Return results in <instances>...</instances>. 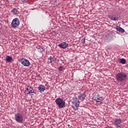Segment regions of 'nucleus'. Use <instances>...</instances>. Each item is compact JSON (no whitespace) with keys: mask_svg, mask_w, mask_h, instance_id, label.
Here are the masks:
<instances>
[{"mask_svg":"<svg viewBox=\"0 0 128 128\" xmlns=\"http://www.w3.org/2000/svg\"><path fill=\"white\" fill-rule=\"evenodd\" d=\"M20 62H21L24 66H30V61L24 58H22L20 60Z\"/></svg>","mask_w":128,"mask_h":128,"instance_id":"obj_6","label":"nucleus"},{"mask_svg":"<svg viewBox=\"0 0 128 128\" xmlns=\"http://www.w3.org/2000/svg\"><path fill=\"white\" fill-rule=\"evenodd\" d=\"M116 30L118 32H122V33L124 32V28H122V27H120L119 26H117L116 27Z\"/></svg>","mask_w":128,"mask_h":128,"instance_id":"obj_12","label":"nucleus"},{"mask_svg":"<svg viewBox=\"0 0 128 128\" xmlns=\"http://www.w3.org/2000/svg\"><path fill=\"white\" fill-rule=\"evenodd\" d=\"M18 26H20V20L18 18H14L11 23V26L12 28H18Z\"/></svg>","mask_w":128,"mask_h":128,"instance_id":"obj_4","label":"nucleus"},{"mask_svg":"<svg viewBox=\"0 0 128 128\" xmlns=\"http://www.w3.org/2000/svg\"><path fill=\"white\" fill-rule=\"evenodd\" d=\"M104 98H102L100 97L96 99V101L97 102H100V104H102V102L100 100H103Z\"/></svg>","mask_w":128,"mask_h":128,"instance_id":"obj_18","label":"nucleus"},{"mask_svg":"<svg viewBox=\"0 0 128 128\" xmlns=\"http://www.w3.org/2000/svg\"><path fill=\"white\" fill-rule=\"evenodd\" d=\"M109 18L110 20H118V17L116 16L114 14L109 16Z\"/></svg>","mask_w":128,"mask_h":128,"instance_id":"obj_10","label":"nucleus"},{"mask_svg":"<svg viewBox=\"0 0 128 128\" xmlns=\"http://www.w3.org/2000/svg\"><path fill=\"white\" fill-rule=\"evenodd\" d=\"M55 102L60 108H62L66 106V102L60 98H56L55 100Z\"/></svg>","mask_w":128,"mask_h":128,"instance_id":"obj_2","label":"nucleus"},{"mask_svg":"<svg viewBox=\"0 0 128 128\" xmlns=\"http://www.w3.org/2000/svg\"><path fill=\"white\" fill-rule=\"evenodd\" d=\"M26 94H30V96H34V90L31 86H28L25 90Z\"/></svg>","mask_w":128,"mask_h":128,"instance_id":"obj_3","label":"nucleus"},{"mask_svg":"<svg viewBox=\"0 0 128 128\" xmlns=\"http://www.w3.org/2000/svg\"><path fill=\"white\" fill-rule=\"evenodd\" d=\"M128 78V74L124 72H120L116 75V80L120 82H124Z\"/></svg>","mask_w":128,"mask_h":128,"instance_id":"obj_1","label":"nucleus"},{"mask_svg":"<svg viewBox=\"0 0 128 128\" xmlns=\"http://www.w3.org/2000/svg\"><path fill=\"white\" fill-rule=\"evenodd\" d=\"M15 120L17 122H22L24 120V117L22 115L20 114H17L15 115Z\"/></svg>","mask_w":128,"mask_h":128,"instance_id":"obj_7","label":"nucleus"},{"mask_svg":"<svg viewBox=\"0 0 128 128\" xmlns=\"http://www.w3.org/2000/svg\"><path fill=\"white\" fill-rule=\"evenodd\" d=\"M120 62L122 64H126V60L124 58H121L120 59Z\"/></svg>","mask_w":128,"mask_h":128,"instance_id":"obj_17","label":"nucleus"},{"mask_svg":"<svg viewBox=\"0 0 128 128\" xmlns=\"http://www.w3.org/2000/svg\"><path fill=\"white\" fill-rule=\"evenodd\" d=\"M38 90L40 92H44V90H46V87L42 84H40L38 87Z\"/></svg>","mask_w":128,"mask_h":128,"instance_id":"obj_11","label":"nucleus"},{"mask_svg":"<svg viewBox=\"0 0 128 128\" xmlns=\"http://www.w3.org/2000/svg\"><path fill=\"white\" fill-rule=\"evenodd\" d=\"M56 58L53 57V58H52V57H50L49 58H48V62H56Z\"/></svg>","mask_w":128,"mask_h":128,"instance_id":"obj_14","label":"nucleus"},{"mask_svg":"<svg viewBox=\"0 0 128 128\" xmlns=\"http://www.w3.org/2000/svg\"><path fill=\"white\" fill-rule=\"evenodd\" d=\"M6 60L8 62H11L12 60V58L10 56H7L6 58Z\"/></svg>","mask_w":128,"mask_h":128,"instance_id":"obj_15","label":"nucleus"},{"mask_svg":"<svg viewBox=\"0 0 128 128\" xmlns=\"http://www.w3.org/2000/svg\"><path fill=\"white\" fill-rule=\"evenodd\" d=\"M72 102L74 104L75 106H76V108L80 106V102L78 100L76 97H74L73 98V100Z\"/></svg>","mask_w":128,"mask_h":128,"instance_id":"obj_8","label":"nucleus"},{"mask_svg":"<svg viewBox=\"0 0 128 128\" xmlns=\"http://www.w3.org/2000/svg\"><path fill=\"white\" fill-rule=\"evenodd\" d=\"M58 70H59L60 72H62V70H64V67H62V66H61L59 67Z\"/></svg>","mask_w":128,"mask_h":128,"instance_id":"obj_19","label":"nucleus"},{"mask_svg":"<svg viewBox=\"0 0 128 128\" xmlns=\"http://www.w3.org/2000/svg\"><path fill=\"white\" fill-rule=\"evenodd\" d=\"M122 122L120 118H116L114 120V124L116 128H120L122 126Z\"/></svg>","mask_w":128,"mask_h":128,"instance_id":"obj_5","label":"nucleus"},{"mask_svg":"<svg viewBox=\"0 0 128 128\" xmlns=\"http://www.w3.org/2000/svg\"><path fill=\"white\" fill-rule=\"evenodd\" d=\"M85 98H86V94H80L78 96L79 100H84Z\"/></svg>","mask_w":128,"mask_h":128,"instance_id":"obj_13","label":"nucleus"},{"mask_svg":"<svg viewBox=\"0 0 128 128\" xmlns=\"http://www.w3.org/2000/svg\"><path fill=\"white\" fill-rule=\"evenodd\" d=\"M58 46H59V48H61L64 49V48H66L68 46V44L66 42H63L59 44L58 45Z\"/></svg>","mask_w":128,"mask_h":128,"instance_id":"obj_9","label":"nucleus"},{"mask_svg":"<svg viewBox=\"0 0 128 128\" xmlns=\"http://www.w3.org/2000/svg\"><path fill=\"white\" fill-rule=\"evenodd\" d=\"M38 76H40V74L38 75Z\"/></svg>","mask_w":128,"mask_h":128,"instance_id":"obj_21","label":"nucleus"},{"mask_svg":"<svg viewBox=\"0 0 128 128\" xmlns=\"http://www.w3.org/2000/svg\"><path fill=\"white\" fill-rule=\"evenodd\" d=\"M18 9L16 8H14L12 10V13L14 14H18Z\"/></svg>","mask_w":128,"mask_h":128,"instance_id":"obj_16","label":"nucleus"},{"mask_svg":"<svg viewBox=\"0 0 128 128\" xmlns=\"http://www.w3.org/2000/svg\"><path fill=\"white\" fill-rule=\"evenodd\" d=\"M83 44H84V42H83Z\"/></svg>","mask_w":128,"mask_h":128,"instance_id":"obj_20","label":"nucleus"}]
</instances>
